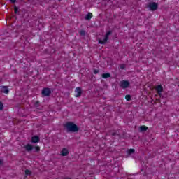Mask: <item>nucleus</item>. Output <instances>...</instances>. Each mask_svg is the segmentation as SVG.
<instances>
[{
    "label": "nucleus",
    "instance_id": "obj_17",
    "mask_svg": "<svg viewBox=\"0 0 179 179\" xmlns=\"http://www.w3.org/2000/svg\"><path fill=\"white\" fill-rule=\"evenodd\" d=\"M132 153H135V149L134 148H130L128 150V154L129 155H132Z\"/></svg>",
    "mask_w": 179,
    "mask_h": 179
},
{
    "label": "nucleus",
    "instance_id": "obj_14",
    "mask_svg": "<svg viewBox=\"0 0 179 179\" xmlns=\"http://www.w3.org/2000/svg\"><path fill=\"white\" fill-rule=\"evenodd\" d=\"M148 129V127L143 125L140 127V131L141 132H145Z\"/></svg>",
    "mask_w": 179,
    "mask_h": 179
},
{
    "label": "nucleus",
    "instance_id": "obj_3",
    "mask_svg": "<svg viewBox=\"0 0 179 179\" xmlns=\"http://www.w3.org/2000/svg\"><path fill=\"white\" fill-rule=\"evenodd\" d=\"M41 94L44 97H49V96H51V89L48 87H44L42 90Z\"/></svg>",
    "mask_w": 179,
    "mask_h": 179
},
{
    "label": "nucleus",
    "instance_id": "obj_25",
    "mask_svg": "<svg viewBox=\"0 0 179 179\" xmlns=\"http://www.w3.org/2000/svg\"><path fill=\"white\" fill-rule=\"evenodd\" d=\"M11 3H16V0H10Z\"/></svg>",
    "mask_w": 179,
    "mask_h": 179
},
{
    "label": "nucleus",
    "instance_id": "obj_19",
    "mask_svg": "<svg viewBox=\"0 0 179 179\" xmlns=\"http://www.w3.org/2000/svg\"><path fill=\"white\" fill-rule=\"evenodd\" d=\"M125 99L127 100V101H131V95H126Z\"/></svg>",
    "mask_w": 179,
    "mask_h": 179
},
{
    "label": "nucleus",
    "instance_id": "obj_16",
    "mask_svg": "<svg viewBox=\"0 0 179 179\" xmlns=\"http://www.w3.org/2000/svg\"><path fill=\"white\" fill-rule=\"evenodd\" d=\"M24 174H25V176H31V171H30L29 169H26L24 171Z\"/></svg>",
    "mask_w": 179,
    "mask_h": 179
},
{
    "label": "nucleus",
    "instance_id": "obj_9",
    "mask_svg": "<svg viewBox=\"0 0 179 179\" xmlns=\"http://www.w3.org/2000/svg\"><path fill=\"white\" fill-rule=\"evenodd\" d=\"M31 141L32 143H37L40 142V137H38V136H34L31 137Z\"/></svg>",
    "mask_w": 179,
    "mask_h": 179
},
{
    "label": "nucleus",
    "instance_id": "obj_5",
    "mask_svg": "<svg viewBox=\"0 0 179 179\" xmlns=\"http://www.w3.org/2000/svg\"><path fill=\"white\" fill-rule=\"evenodd\" d=\"M155 90L157 94H158L159 96H162V93H163V90H164L163 86L162 85H156L155 87Z\"/></svg>",
    "mask_w": 179,
    "mask_h": 179
},
{
    "label": "nucleus",
    "instance_id": "obj_15",
    "mask_svg": "<svg viewBox=\"0 0 179 179\" xmlns=\"http://www.w3.org/2000/svg\"><path fill=\"white\" fill-rule=\"evenodd\" d=\"M34 107H35V108H38V107H40V101H36L34 103Z\"/></svg>",
    "mask_w": 179,
    "mask_h": 179
},
{
    "label": "nucleus",
    "instance_id": "obj_8",
    "mask_svg": "<svg viewBox=\"0 0 179 179\" xmlns=\"http://www.w3.org/2000/svg\"><path fill=\"white\" fill-rule=\"evenodd\" d=\"M1 93H4L5 94H9V88H8V86L1 85Z\"/></svg>",
    "mask_w": 179,
    "mask_h": 179
},
{
    "label": "nucleus",
    "instance_id": "obj_22",
    "mask_svg": "<svg viewBox=\"0 0 179 179\" xmlns=\"http://www.w3.org/2000/svg\"><path fill=\"white\" fill-rule=\"evenodd\" d=\"M19 10V8L17 6H14V12L15 13H17V11Z\"/></svg>",
    "mask_w": 179,
    "mask_h": 179
},
{
    "label": "nucleus",
    "instance_id": "obj_10",
    "mask_svg": "<svg viewBox=\"0 0 179 179\" xmlns=\"http://www.w3.org/2000/svg\"><path fill=\"white\" fill-rule=\"evenodd\" d=\"M24 149L27 150V152H31L33 149H34V147L31 145V144H27L24 145Z\"/></svg>",
    "mask_w": 179,
    "mask_h": 179
},
{
    "label": "nucleus",
    "instance_id": "obj_18",
    "mask_svg": "<svg viewBox=\"0 0 179 179\" xmlns=\"http://www.w3.org/2000/svg\"><path fill=\"white\" fill-rule=\"evenodd\" d=\"M79 34H80V36H86V31H85V30H80V31H79Z\"/></svg>",
    "mask_w": 179,
    "mask_h": 179
},
{
    "label": "nucleus",
    "instance_id": "obj_26",
    "mask_svg": "<svg viewBox=\"0 0 179 179\" xmlns=\"http://www.w3.org/2000/svg\"><path fill=\"white\" fill-rule=\"evenodd\" d=\"M2 163H3L2 160L0 159V166L2 165Z\"/></svg>",
    "mask_w": 179,
    "mask_h": 179
},
{
    "label": "nucleus",
    "instance_id": "obj_2",
    "mask_svg": "<svg viewBox=\"0 0 179 179\" xmlns=\"http://www.w3.org/2000/svg\"><path fill=\"white\" fill-rule=\"evenodd\" d=\"M113 34V31H108L105 34L103 40H99V44L104 45L107 43V41H108V37Z\"/></svg>",
    "mask_w": 179,
    "mask_h": 179
},
{
    "label": "nucleus",
    "instance_id": "obj_20",
    "mask_svg": "<svg viewBox=\"0 0 179 179\" xmlns=\"http://www.w3.org/2000/svg\"><path fill=\"white\" fill-rule=\"evenodd\" d=\"M100 71L99 69H94V75H97Z\"/></svg>",
    "mask_w": 179,
    "mask_h": 179
},
{
    "label": "nucleus",
    "instance_id": "obj_11",
    "mask_svg": "<svg viewBox=\"0 0 179 179\" xmlns=\"http://www.w3.org/2000/svg\"><path fill=\"white\" fill-rule=\"evenodd\" d=\"M61 155L62 156H68V155H69V150H68L67 148H64L62 149Z\"/></svg>",
    "mask_w": 179,
    "mask_h": 179
},
{
    "label": "nucleus",
    "instance_id": "obj_28",
    "mask_svg": "<svg viewBox=\"0 0 179 179\" xmlns=\"http://www.w3.org/2000/svg\"><path fill=\"white\" fill-rule=\"evenodd\" d=\"M59 1H62V0H59Z\"/></svg>",
    "mask_w": 179,
    "mask_h": 179
},
{
    "label": "nucleus",
    "instance_id": "obj_4",
    "mask_svg": "<svg viewBox=\"0 0 179 179\" xmlns=\"http://www.w3.org/2000/svg\"><path fill=\"white\" fill-rule=\"evenodd\" d=\"M148 8L152 12H155V10H157V8H159V4L156 2H151L148 4Z\"/></svg>",
    "mask_w": 179,
    "mask_h": 179
},
{
    "label": "nucleus",
    "instance_id": "obj_23",
    "mask_svg": "<svg viewBox=\"0 0 179 179\" xmlns=\"http://www.w3.org/2000/svg\"><path fill=\"white\" fill-rule=\"evenodd\" d=\"M34 149H35L36 152H40V146H36L34 148Z\"/></svg>",
    "mask_w": 179,
    "mask_h": 179
},
{
    "label": "nucleus",
    "instance_id": "obj_13",
    "mask_svg": "<svg viewBox=\"0 0 179 179\" xmlns=\"http://www.w3.org/2000/svg\"><path fill=\"white\" fill-rule=\"evenodd\" d=\"M92 17H93V14L92 13H88L85 16L86 20H90Z\"/></svg>",
    "mask_w": 179,
    "mask_h": 179
},
{
    "label": "nucleus",
    "instance_id": "obj_6",
    "mask_svg": "<svg viewBox=\"0 0 179 179\" xmlns=\"http://www.w3.org/2000/svg\"><path fill=\"white\" fill-rule=\"evenodd\" d=\"M120 87H122V89H128V87H129V81L128 80L120 81Z\"/></svg>",
    "mask_w": 179,
    "mask_h": 179
},
{
    "label": "nucleus",
    "instance_id": "obj_27",
    "mask_svg": "<svg viewBox=\"0 0 179 179\" xmlns=\"http://www.w3.org/2000/svg\"><path fill=\"white\" fill-rule=\"evenodd\" d=\"M113 136H115V133L112 134Z\"/></svg>",
    "mask_w": 179,
    "mask_h": 179
},
{
    "label": "nucleus",
    "instance_id": "obj_21",
    "mask_svg": "<svg viewBox=\"0 0 179 179\" xmlns=\"http://www.w3.org/2000/svg\"><path fill=\"white\" fill-rule=\"evenodd\" d=\"M2 110H3V103H2L0 101V111H2Z\"/></svg>",
    "mask_w": 179,
    "mask_h": 179
},
{
    "label": "nucleus",
    "instance_id": "obj_12",
    "mask_svg": "<svg viewBox=\"0 0 179 179\" xmlns=\"http://www.w3.org/2000/svg\"><path fill=\"white\" fill-rule=\"evenodd\" d=\"M103 79H107L108 78H111V74L110 73H105L102 74Z\"/></svg>",
    "mask_w": 179,
    "mask_h": 179
},
{
    "label": "nucleus",
    "instance_id": "obj_7",
    "mask_svg": "<svg viewBox=\"0 0 179 179\" xmlns=\"http://www.w3.org/2000/svg\"><path fill=\"white\" fill-rule=\"evenodd\" d=\"M82 96V88L76 87L75 89V97H80Z\"/></svg>",
    "mask_w": 179,
    "mask_h": 179
},
{
    "label": "nucleus",
    "instance_id": "obj_24",
    "mask_svg": "<svg viewBox=\"0 0 179 179\" xmlns=\"http://www.w3.org/2000/svg\"><path fill=\"white\" fill-rule=\"evenodd\" d=\"M120 69H125V64H121Z\"/></svg>",
    "mask_w": 179,
    "mask_h": 179
},
{
    "label": "nucleus",
    "instance_id": "obj_1",
    "mask_svg": "<svg viewBox=\"0 0 179 179\" xmlns=\"http://www.w3.org/2000/svg\"><path fill=\"white\" fill-rule=\"evenodd\" d=\"M64 128L66 129L68 132H78L79 131V127L73 122H67L64 124Z\"/></svg>",
    "mask_w": 179,
    "mask_h": 179
}]
</instances>
